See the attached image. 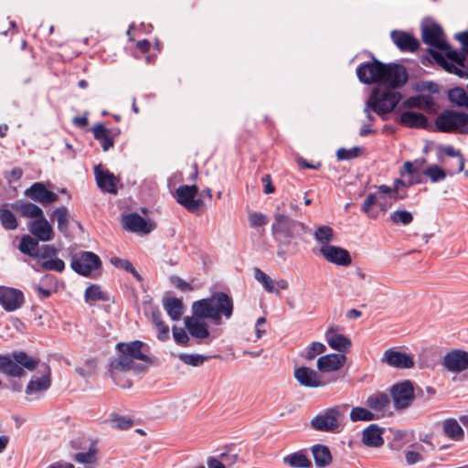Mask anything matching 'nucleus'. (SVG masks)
Returning a JSON list of instances; mask_svg holds the SVG:
<instances>
[{
    "mask_svg": "<svg viewBox=\"0 0 468 468\" xmlns=\"http://www.w3.org/2000/svg\"><path fill=\"white\" fill-rule=\"evenodd\" d=\"M421 37L423 42L431 47L429 53L440 66L450 73L468 76V32L457 36L463 45V54L451 48L442 29L436 24L423 26Z\"/></svg>",
    "mask_w": 468,
    "mask_h": 468,
    "instance_id": "obj_1",
    "label": "nucleus"
},
{
    "mask_svg": "<svg viewBox=\"0 0 468 468\" xmlns=\"http://www.w3.org/2000/svg\"><path fill=\"white\" fill-rule=\"evenodd\" d=\"M284 206V203L277 206L271 224V234L277 243V255L282 260L287 258V248L292 239L308 231V227L303 222L292 218L283 210Z\"/></svg>",
    "mask_w": 468,
    "mask_h": 468,
    "instance_id": "obj_2",
    "label": "nucleus"
},
{
    "mask_svg": "<svg viewBox=\"0 0 468 468\" xmlns=\"http://www.w3.org/2000/svg\"><path fill=\"white\" fill-rule=\"evenodd\" d=\"M144 344L141 341H133L130 343H118L116 346L120 355L117 358L112 359L109 364V372L116 385L122 388H128L131 384L122 382L120 380L121 374L130 370L135 369V360L149 362L150 358L144 354L143 348Z\"/></svg>",
    "mask_w": 468,
    "mask_h": 468,
    "instance_id": "obj_3",
    "label": "nucleus"
},
{
    "mask_svg": "<svg viewBox=\"0 0 468 468\" xmlns=\"http://www.w3.org/2000/svg\"><path fill=\"white\" fill-rule=\"evenodd\" d=\"M192 313L195 315L208 319L215 325L222 324V318H231L233 314V300L225 292H218L210 297L197 300L192 303Z\"/></svg>",
    "mask_w": 468,
    "mask_h": 468,
    "instance_id": "obj_4",
    "label": "nucleus"
},
{
    "mask_svg": "<svg viewBox=\"0 0 468 468\" xmlns=\"http://www.w3.org/2000/svg\"><path fill=\"white\" fill-rule=\"evenodd\" d=\"M348 405H335L321 410L310 421V427L317 431L338 433L346 425L345 415Z\"/></svg>",
    "mask_w": 468,
    "mask_h": 468,
    "instance_id": "obj_5",
    "label": "nucleus"
},
{
    "mask_svg": "<svg viewBox=\"0 0 468 468\" xmlns=\"http://www.w3.org/2000/svg\"><path fill=\"white\" fill-rule=\"evenodd\" d=\"M397 197V186L394 188L381 185L378 187V191L370 193L365 199L362 211L370 218H376L378 216V211L373 209V207H378L382 212L388 210Z\"/></svg>",
    "mask_w": 468,
    "mask_h": 468,
    "instance_id": "obj_6",
    "label": "nucleus"
},
{
    "mask_svg": "<svg viewBox=\"0 0 468 468\" xmlns=\"http://www.w3.org/2000/svg\"><path fill=\"white\" fill-rule=\"evenodd\" d=\"M38 365V359L29 356L25 352H15L12 357L0 355V372L10 377H21L24 368L34 370Z\"/></svg>",
    "mask_w": 468,
    "mask_h": 468,
    "instance_id": "obj_7",
    "label": "nucleus"
},
{
    "mask_svg": "<svg viewBox=\"0 0 468 468\" xmlns=\"http://www.w3.org/2000/svg\"><path fill=\"white\" fill-rule=\"evenodd\" d=\"M401 98V94L398 90L375 89L368 98V105H372V111L377 114L384 116L395 109Z\"/></svg>",
    "mask_w": 468,
    "mask_h": 468,
    "instance_id": "obj_8",
    "label": "nucleus"
},
{
    "mask_svg": "<svg viewBox=\"0 0 468 468\" xmlns=\"http://www.w3.org/2000/svg\"><path fill=\"white\" fill-rule=\"evenodd\" d=\"M72 270L80 275L90 277L92 272L101 266L98 255L90 251H81L72 258L70 262Z\"/></svg>",
    "mask_w": 468,
    "mask_h": 468,
    "instance_id": "obj_9",
    "label": "nucleus"
},
{
    "mask_svg": "<svg viewBox=\"0 0 468 468\" xmlns=\"http://www.w3.org/2000/svg\"><path fill=\"white\" fill-rule=\"evenodd\" d=\"M435 124L437 129L443 133L462 132V129L468 124V114L445 111L437 117Z\"/></svg>",
    "mask_w": 468,
    "mask_h": 468,
    "instance_id": "obj_10",
    "label": "nucleus"
},
{
    "mask_svg": "<svg viewBox=\"0 0 468 468\" xmlns=\"http://www.w3.org/2000/svg\"><path fill=\"white\" fill-rule=\"evenodd\" d=\"M40 376H33L26 388V394L28 396L39 397L51 386V369L47 363L37 366Z\"/></svg>",
    "mask_w": 468,
    "mask_h": 468,
    "instance_id": "obj_11",
    "label": "nucleus"
},
{
    "mask_svg": "<svg viewBox=\"0 0 468 468\" xmlns=\"http://www.w3.org/2000/svg\"><path fill=\"white\" fill-rule=\"evenodd\" d=\"M383 72L380 84L395 90L403 86L408 80V73L402 65L399 64H383Z\"/></svg>",
    "mask_w": 468,
    "mask_h": 468,
    "instance_id": "obj_12",
    "label": "nucleus"
},
{
    "mask_svg": "<svg viewBox=\"0 0 468 468\" xmlns=\"http://www.w3.org/2000/svg\"><path fill=\"white\" fill-rule=\"evenodd\" d=\"M394 406L398 410L408 408L414 399L412 383L409 380L395 384L390 390Z\"/></svg>",
    "mask_w": 468,
    "mask_h": 468,
    "instance_id": "obj_13",
    "label": "nucleus"
},
{
    "mask_svg": "<svg viewBox=\"0 0 468 468\" xmlns=\"http://www.w3.org/2000/svg\"><path fill=\"white\" fill-rule=\"evenodd\" d=\"M442 366L451 373H461L468 369V352L453 349L447 352L442 358Z\"/></svg>",
    "mask_w": 468,
    "mask_h": 468,
    "instance_id": "obj_14",
    "label": "nucleus"
},
{
    "mask_svg": "<svg viewBox=\"0 0 468 468\" xmlns=\"http://www.w3.org/2000/svg\"><path fill=\"white\" fill-rule=\"evenodd\" d=\"M25 303L22 291L7 286H0V305L6 312H15Z\"/></svg>",
    "mask_w": 468,
    "mask_h": 468,
    "instance_id": "obj_15",
    "label": "nucleus"
},
{
    "mask_svg": "<svg viewBox=\"0 0 468 468\" xmlns=\"http://www.w3.org/2000/svg\"><path fill=\"white\" fill-rule=\"evenodd\" d=\"M198 188L197 186H180L176 189V201L184 206L188 211H197L203 202L201 199L196 198Z\"/></svg>",
    "mask_w": 468,
    "mask_h": 468,
    "instance_id": "obj_16",
    "label": "nucleus"
},
{
    "mask_svg": "<svg viewBox=\"0 0 468 468\" xmlns=\"http://www.w3.org/2000/svg\"><path fill=\"white\" fill-rule=\"evenodd\" d=\"M383 63L374 59L373 62L360 64L356 69L358 80L365 84L379 83L383 72Z\"/></svg>",
    "mask_w": 468,
    "mask_h": 468,
    "instance_id": "obj_17",
    "label": "nucleus"
},
{
    "mask_svg": "<svg viewBox=\"0 0 468 468\" xmlns=\"http://www.w3.org/2000/svg\"><path fill=\"white\" fill-rule=\"evenodd\" d=\"M94 176L97 186L102 192L117 194L120 180L113 173L99 165L94 167Z\"/></svg>",
    "mask_w": 468,
    "mask_h": 468,
    "instance_id": "obj_18",
    "label": "nucleus"
},
{
    "mask_svg": "<svg viewBox=\"0 0 468 468\" xmlns=\"http://www.w3.org/2000/svg\"><path fill=\"white\" fill-rule=\"evenodd\" d=\"M319 253L326 261L337 266L346 267L352 263L349 251L338 246L330 245L319 248Z\"/></svg>",
    "mask_w": 468,
    "mask_h": 468,
    "instance_id": "obj_19",
    "label": "nucleus"
},
{
    "mask_svg": "<svg viewBox=\"0 0 468 468\" xmlns=\"http://www.w3.org/2000/svg\"><path fill=\"white\" fill-rule=\"evenodd\" d=\"M205 318L195 315L186 316L184 319L186 328L189 335L197 340V343H202L210 336L207 324L203 321Z\"/></svg>",
    "mask_w": 468,
    "mask_h": 468,
    "instance_id": "obj_20",
    "label": "nucleus"
},
{
    "mask_svg": "<svg viewBox=\"0 0 468 468\" xmlns=\"http://www.w3.org/2000/svg\"><path fill=\"white\" fill-rule=\"evenodd\" d=\"M328 346L341 354L349 352L352 342L349 337L338 332V328L331 326L324 333Z\"/></svg>",
    "mask_w": 468,
    "mask_h": 468,
    "instance_id": "obj_21",
    "label": "nucleus"
},
{
    "mask_svg": "<svg viewBox=\"0 0 468 468\" xmlns=\"http://www.w3.org/2000/svg\"><path fill=\"white\" fill-rule=\"evenodd\" d=\"M123 228L131 232L145 235L154 229V225L137 213H131L122 218Z\"/></svg>",
    "mask_w": 468,
    "mask_h": 468,
    "instance_id": "obj_22",
    "label": "nucleus"
},
{
    "mask_svg": "<svg viewBox=\"0 0 468 468\" xmlns=\"http://www.w3.org/2000/svg\"><path fill=\"white\" fill-rule=\"evenodd\" d=\"M25 195L42 205H48L57 202L58 196L46 188V186L39 182L34 183L29 188L25 191Z\"/></svg>",
    "mask_w": 468,
    "mask_h": 468,
    "instance_id": "obj_23",
    "label": "nucleus"
},
{
    "mask_svg": "<svg viewBox=\"0 0 468 468\" xmlns=\"http://www.w3.org/2000/svg\"><path fill=\"white\" fill-rule=\"evenodd\" d=\"M30 233L40 241H50L54 238V230L51 224L48 221L43 214L37 219L28 224Z\"/></svg>",
    "mask_w": 468,
    "mask_h": 468,
    "instance_id": "obj_24",
    "label": "nucleus"
},
{
    "mask_svg": "<svg viewBox=\"0 0 468 468\" xmlns=\"http://www.w3.org/2000/svg\"><path fill=\"white\" fill-rule=\"evenodd\" d=\"M382 362L397 368H411L414 366L412 356L392 348L384 352Z\"/></svg>",
    "mask_w": 468,
    "mask_h": 468,
    "instance_id": "obj_25",
    "label": "nucleus"
},
{
    "mask_svg": "<svg viewBox=\"0 0 468 468\" xmlns=\"http://www.w3.org/2000/svg\"><path fill=\"white\" fill-rule=\"evenodd\" d=\"M390 37L396 47L402 52H415L419 48V40L410 33L393 30L390 33Z\"/></svg>",
    "mask_w": 468,
    "mask_h": 468,
    "instance_id": "obj_26",
    "label": "nucleus"
},
{
    "mask_svg": "<svg viewBox=\"0 0 468 468\" xmlns=\"http://www.w3.org/2000/svg\"><path fill=\"white\" fill-rule=\"evenodd\" d=\"M346 360L343 354H327L318 358L317 368L322 373L336 371L345 365Z\"/></svg>",
    "mask_w": 468,
    "mask_h": 468,
    "instance_id": "obj_27",
    "label": "nucleus"
},
{
    "mask_svg": "<svg viewBox=\"0 0 468 468\" xmlns=\"http://www.w3.org/2000/svg\"><path fill=\"white\" fill-rule=\"evenodd\" d=\"M294 378L302 386L307 388H317L324 385L321 376L315 370L307 367L296 368Z\"/></svg>",
    "mask_w": 468,
    "mask_h": 468,
    "instance_id": "obj_28",
    "label": "nucleus"
},
{
    "mask_svg": "<svg viewBox=\"0 0 468 468\" xmlns=\"http://www.w3.org/2000/svg\"><path fill=\"white\" fill-rule=\"evenodd\" d=\"M366 403L371 411L377 414V419H378L387 411L390 399L388 394L376 392L367 397Z\"/></svg>",
    "mask_w": 468,
    "mask_h": 468,
    "instance_id": "obj_29",
    "label": "nucleus"
},
{
    "mask_svg": "<svg viewBox=\"0 0 468 468\" xmlns=\"http://www.w3.org/2000/svg\"><path fill=\"white\" fill-rule=\"evenodd\" d=\"M383 429L377 424H370L362 431V442L371 448H379L384 444Z\"/></svg>",
    "mask_w": 468,
    "mask_h": 468,
    "instance_id": "obj_30",
    "label": "nucleus"
},
{
    "mask_svg": "<svg viewBox=\"0 0 468 468\" xmlns=\"http://www.w3.org/2000/svg\"><path fill=\"white\" fill-rule=\"evenodd\" d=\"M441 426L446 438L453 441H462L464 439V430L456 419L447 418L441 421Z\"/></svg>",
    "mask_w": 468,
    "mask_h": 468,
    "instance_id": "obj_31",
    "label": "nucleus"
},
{
    "mask_svg": "<svg viewBox=\"0 0 468 468\" xmlns=\"http://www.w3.org/2000/svg\"><path fill=\"white\" fill-rule=\"evenodd\" d=\"M282 462L292 468H311L313 466L312 461L305 450H300L285 455L282 458Z\"/></svg>",
    "mask_w": 468,
    "mask_h": 468,
    "instance_id": "obj_32",
    "label": "nucleus"
},
{
    "mask_svg": "<svg viewBox=\"0 0 468 468\" xmlns=\"http://www.w3.org/2000/svg\"><path fill=\"white\" fill-rule=\"evenodd\" d=\"M15 209L21 217L37 219L44 214L43 210L37 205L22 200L16 201L12 204Z\"/></svg>",
    "mask_w": 468,
    "mask_h": 468,
    "instance_id": "obj_33",
    "label": "nucleus"
},
{
    "mask_svg": "<svg viewBox=\"0 0 468 468\" xmlns=\"http://www.w3.org/2000/svg\"><path fill=\"white\" fill-rule=\"evenodd\" d=\"M163 307L173 321H178L185 311L182 300L176 297L164 298Z\"/></svg>",
    "mask_w": 468,
    "mask_h": 468,
    "instance_id": "obj_34",
    "label": "nucleus"
},
{
    "mask_svg": "<svg viewBox=\"0 0 468 468\" xmlns=\"http://www.w3.org/2000/svg\"><path fill=\"white\" fill-rule=\"evenodd\" d=\"M314 239L319 248L330 246L335 239V231L327 225L318 226L314 230Z\"/></svg>",
    "mask_w": 468,
    "mask_h": 468,
    "instance_id": "obj_35",
    "label": "nucleus"
},
{
    "mask_svg": "<svg viewBox=\"0 0 468 468\" xmlns=\"http://www.w3.org/2000/svg\"><path fill=\"white\" fill-rule=\"evenodd\" d=\"M399 122L411 128H424L427 125V118L416 112H404L399 116Z\"/></svg>",
    "mask_w": 468,
    "mask_h": 468,
    "instance_id": "obj_36",
    "label": "nucleus"
},
{
    "mask_svg": "<svg viewBox=\"0 0 468 468\" xmlns=\"http://www.w3.org/2000/svg\"><path fill=\"white\" fill-rule=\"evenodd\" d=\"M311 451L317 468H324L331 463L332 455L327 446L314 444L312 446Z\"/></svg>",
    "mask_w": 468,
    "mask_h": 468,
    "instance_id": "obj_37",
    "label": "nucleus"
},
{
    "mask_svg": "<svg viewBox=\"0 0 468 468\" xmlns=\"http://www.w3.org/2000/svg\"><path fill=\"white\" fill-rule=\"evenodd\" d=\"M253 272L255 280L263 286L265 291L268 292L275 293L276 295L280 294L279 290H277L275 287V281L272 280L268 274H266L259 268H255Z\"/></svg>",
    "mask_w": 468,
    "mask_h": 468,
    "instance_id": "obj_38",
    "label": "nucleus"
},
{
    "mask_svg": "<svg viewBox=\"0 0 468 468\" xmlns=\"http://www.w3.org/2000/svg\"><path fill=\"white\" fill-rule=\"evenodd\" d=\"M38 241L37 239H34L30 235H24L21 239L20 243L18 245V250L26 255H28L30 257H35L37 247H38Z\"/></svg>",
    "mask_w": 468,
    "mask_h": 468,
    "instance_id": "obj_39",
    "label": "nucleus"
},
{
    "mask_svg": "<svg viewBox=\"0 0 468 468\" xmlns=\"http://www.w3.org/2000/svg\"><path fill=\"white\" fill-rule=\"evenodd\" d=\"M350 420L353 422L357 421H370L377 420V414H375L371 410L363 408V407H355L350 411Z\"/></svg>",
    "mask_w": 468,
    "mask_h": 468,
    "instance_id": "obj_40",
    "label": "nucleus"
},
{
    "mask_svg": "<svg viewBox=\"0 0 468 468\" xmlns=\"http://www.w3.org/2000/svg\"><path fill=\"white\" fill-rule=\"evenodd\" d=\"M35 271H41L43 270L47 271H55L58 272H62L65 269V263L61 259L57 257H52L48 260H46L40 263L38 267H34Z\"/></svg>",
    "mask_w": 468,
    "mask_h": 468,
    "instance_id": "obj_41",
    "label": "nucleus"
},
{
    "mask_svg": "<svg viewBox=\"0 0 468 468\" xmlns=\"http://www.w3.org/2000/svg\"><path fill=\"white\" fill-rule=\"evenodd\" d=\"M112 423V427L117 430H128L133 425V420L127 416H122L117 413H112L108 420Z\"/></svg>",
    "mask_w": 468,
    "mask_h": 468,
    "instance_id": "obj_42",
    "label": "nucleus"
},
{
    "mask_svg": "<svg viewBox=\"0 0 468 468\" xmlns=\"http://www.w3.org/2000/svg\"><path fill=\"white\" fill-rule=\"evenodd\" d=\"M51 218L57 220L58 229L59 231L66 232L68 230L69 212L65 207L55 209L52 213Z\"/></svg>",
    "mask_w": 468,
    "mask_h": 468,
    "instance_id": "obj_43",
    "label": "nucleus"
},
{
    "mask_svg": "<svg viewBox=\"0 0 468 468\" xmlns=\"http://www.w3.org/2000/svg\"><path fill=\"white\" fill-rule=\"evenodd\" d=\"M449 100L461 107H468V95L462 88H454L450 90L448 93Z\"/></svg>",
    "mask_w": 468,
    "mask_h": 468,
    "instance_id": "obj_44",
    "label": "nucleus"
},
{
    "mask_svg": "<svg viewBox=\"0 0 468 468\" xmlns=\"http://www.w3.org/2000/svg\"><path fill=\"white\" fill-rule=\"evenodd\" d=\"M0 221L4 229L13 230L17 228L16 216L7 208L0 207Z\"/></svg>",
    "mask_w": 468,
    "mask_h": 468,
    "instance_id": "obj_45",
    "label": "nucleus"
},
{
    "mask_svg": "<svg viewBox=\"0 0 468 468\" xmlns=\"http://www.w3.org/2000/svg\"><path fill=\"white\" fill-rule=\"evenodd\" d=\"M326 350L325 346L321 342L311 343L302 353V356L307 360H313L316 356Z\"/></svg>",
    "mask_w": 468,
    "mask_h": 468,
    "instance_id": "obj_46",
    "label": "nucleus"
},
{
    "mask_svg": "<svg viewBox=\"0 0 468 468\" xmlns=\"http://www.w3.org/2000/svg\"><path fill=\"white\" fill-rule=\"evenodd\" d=\"M84 297L86 303L107 300L101 287L96 284L90 285L86 289Z\"/></svg>",
    "mask_w": 468,
    "mask_h": 468,
    "instance_id": "obj_47",
    "label": "nucleus"
},
{
    "mask_svg": "<svg viewBox=\"0 0 468 468\" xmlns=\"http://www.w3.org/2000/svg\"><path fill=\"white\" fill-rule=\"evenodd\" d=\"M178 358L186 365L199 367L203 365L208 357L198 354L181 353L178 355Z\"/></svg>",
    "mask_w": 468,
    "mask_h": 468,
    "instance_id": "obj_48",
    "label": "nucleus"
},
{
    "mask_svg": "<svg viewBox=\"0 0 468 468\" xmlns=\"http://www.w3.org/2000/svg\"><path fill=\"white\" fill-rule=\"evenodd\" d=\"M111 263L116 268L123 269L126 271L132 273L133 276L136 278L138 281L141 280L140 274L137 272V271L134 269V267L129 261L118 257H113L111 259Z\"/></svg>",
    "mask_w": 468,
    "mask_h": 468,
    "instance_id": "obj_49",
    "label": "nucleus"
},
{
    "mask_svg": "<svg viewBox=\"0 0 468 468\" xmlns=\"http://www.w3.org/2000/svg\"><path fill=\"white\" fill-rule=\"evenodd\" d=\"M390 219L395 224L409 225L413 220V216L407 210H396L390 215Z\"/></svg>",
    "mask_w": 468,
    "mask_h": 468,
    "instance_id": "obj_50",
    "label": "nucleus"
},
{
    "mask_svg": "<svg viewBox=\"0 0 468 468\" xmlns=\"http://www.w3.org/2000/svg\"><path fill=\"white\" fill-rule=\"evenodd\" d=\"M425 162L424 158L417 159L413 162H406L403 165L404 170L401 172V176H404L406 174L413 176L420 173Z\"/></svg>",
    "mask_w": 468,
    "mask_h": 468,
    "instance_id": "obj_51",
    "label": "nucleus"
},
{
    "mask_svg": "<svg viewBox=\"0 0 468 468\" xmlns=\"http://www.w3.org/2000/svg\"><path fill=\"white\" fill-rule=\"evenodd\" d=\"M361 152L362 149L357 146H354L350 149L340 148L336 152V157L338 160H350L357 157Z\"/></svg>",
    "mask_w": 468,
    "mask_h": 468,
    "instance_id": "obj_52",
    "label": "nucleus"
},
{
    "mask_svg": "<svg viewBox=\"0 0 468 468\" xmlns=\"http://www.w3.org/2000/svg\"><path fill=\"white\" fill-rule=\"evenodd\" d=\"M73 460L80 463L92 464L96 461V451L90 449L86 452H78L74 455Z\"/></svg>",
    "mask_w": 468,
    "mask_h": 468,
    "instance_id": "obj_53",
    "label": "nucleus"
},
{
    "mask_svg": "<svg viewBox=\"0 0 468 468\" xmlns=\"http://www.w3.org/2000/svg\"><path fill=\"white\" fill-rule=\"evenodd\" d=\"M424 174L429 176L432 182L441 181L446 177L445 172L436 165L429 166L424 171Z\"/></svg>",
    "mask_w": 468,
    "mask_h": 468,
    "instance_id": "obj_54",
    "label": "nucleus"
},
{
    "mask_svg": "<svg viewBox=\"0 0 468 468\" xmlns=\"http://www.w3.org/2000/svg\"><path fill=\"white\" fill-rule=\"evenodd\" d=\"M57 254V250L50 245H43L42 247H37L36 255L34 258L36 259H43L48 260Z\"/></svg>",
    "mask_w": 468,
    "mask_h": 468,
    "instance_id": "obj_55",
    "label": "nucleus"
},
{
    "mask_svg": "<svg viewBox=\"0 0 468 468\" xmlns=\"http://www.w3.org/2000/svg\"><path fill=\"white\" fill-rule=\"evenodd\" d=\"M249 221L251 227L257 228L266 225L268 218L261 212H252L249 215Z\"/></svg>",
    "mask_w": 468,
    "mask_h": 468,
    "instance_id": "obj_56",
    "label": "nucleus"
},
{
    "mask_svg": "<svg viewBox=\"0 0 468 468\" xmlns=\"http://www.w3.org/2000/svg\"><path fill=\"white\" fill-rule=\"evenodd\" d=\"M172 331L173 337L177 344L186 345L188 343L189 337L184 328L174 326Z\"/></svg>",
    "mask_w": 468,
    "mask_h": 468,
    "instance_id": "obj_57",
    "label": "nucleus"
},
{
    "mask_svg": "<svg viewBox=\"0 0 468 468\" xmlns=\"http://www.w3.org/2000/svg\"><path fill=\"white\" fill-rule=\"evenodd\" d=\"M423 102L428 104V99L425 97L417 96L409 98L404 101L403 105L407 108H420Z\"/></svg>",
    "mask_w": 468,
    "mask_h": 468,
    "instance_id": "obj_58",
    "label": "nucleus"
},
{
    "mask_svg": "<svg viewBox=\"0 0 468 468\" xmlns=\"http://www.w3.org/2000/svg\"><path fill=\"white\" fill-rule=\"evenodd\" d=\"M405 459L409 465H413L417 463L423 461L422 455L415 451L405 452Z\"/></svg>",
    "mask_w": 468,
    "mask_h": 468,
    "instance_id": "obj_59",
    "label": "nucleus"
},
{
    "mask_svg": "<svg viewBox=\"0 0 468 468\" xmlns=\"http://www.w3.org/2000/svg\"><path fill=\"white\" fill-rule=\"evenodd\" d=\"M171 282L175 287H176L177 289H179L183 292L193 290V287L188 282H186V281L181 279L180 277H177V276L171 277Z\"/></svg>",
    "mask_w": 468,
    "mask_h": 468,
    "instance_id": "obj_60",
    "label": "nucleus"
},
{
    "mask_svg": "<svg viewBox=\"0 0 468 468\" xmlns=\"http://www.w3.org/2000/svg\"><path fill=\"white\" fill-rule=\"evenodd\" d=\"M94 138L97 140H101L106 136H108L111 133L105 128L102 124H97L92 129Z\"/></svg>",
    "mask_w": 468,
    "mask_h": 468,
    "instance_id": "obj_61",
    "label": "nucleus"
},
{
    "mask_svg": "<svg viewBox=\"0 0 468 468\" xmlns=\"http://www.w3.org/2000/svg\"><path fill=\"white\" fill-rule=\"evenodd\" d=\"M158 330L157 337L161 341H165L169 338V328L168 326L164 323L159 324L157 326H155Z\"/></svg>",
    "mask_w": 468,
    "mask_h": 468,
    "instance_id": "obj_62",
    "label": "nucleus"
},
{
    "mask_svg": "<svg viewBox=\"0 0 468 468\" xmlns=\"http://www.w3.org/2000/svg\"><path fill=\"white\" fill-rule=\"evenodd\" d=\"M32 288L35 292H37L38 294V297L43 300V299H47L48 298L50 295H51V291L50 290H48V289H44L42 288L40 285L38 284H33L32 285Z\"/></svg>",
    "mask_w": 468,
    "mask_h": 468,
    "instance_id": "obj_63",
    "label": "nucleus"
},
{
    "mask_svg": "<svg viewBox=\"0 0 468 468\" xmlns=\"http://www.w3.org/2000/svg\"><path fill=\"white\" fill-rule=\"evenodd\" d=\"M207 468H227L225 464L216 457H208L207 460Z\"/></svg>",
    "mask_w": 468,
    "mask_h": 468,
    "instance_id": "obj_64",
    "label": "nucleus"
}]
</instances>
